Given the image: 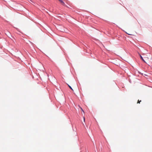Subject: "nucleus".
I'll return each mask as SVG.
<instances>
[{
	"label": "nucleus",
	"instance_id": "1",
	"mask_svg": "<svg viewBox=\"0 0 152 152\" xmlns=\"http://www.w3.org/2000/svg\"><path fill=\"white\" fill-rule=\"evenodd\" d=\"M61 3V4L63 5H65V3L62 0H58Z\"/></svg>",
	"mask_w": 152,
	"mask_h": 152
},
{
	"label": "nucleus",
	"instance_id": "2",
	"mask_svg": "<svg viewBox=\"0 0 152 152\" xmlns=\"http://www.w3.org/2000/svg\"><path fill=\"white\" fill-rule=\"evenodd\" d=\"M140 58H141V59L145 62V60H144V59H143L142 57L141 56V55H140Z\"/></svg>",
	"mask_w": 152,
	"mask_h": 152
},
{
	"label": "nucleus",
	"instance_id": "3",
	"mask_svg": "<svg viewBox=\"0 0 152 152\" xmlns=\"http://www.w3.org/2000/svg\"><path fill=\"white\" fill-rule=\"evenodd\" d=\"M141 102V100H138V101H137V103H140V102Z\"/></svg>",
	"mask_w": 152,
	"mask_h": 152
},
{
	"label": "nucleus",
	"instance_id": "4",
	"mask_svg": "<svg viewBox=\"0 0 152 152\" xmlns=\"http://www.w3.org/2000/svg\"><path fill=\"white\" fill-rule=\"evenodd\" d=\"M68 86H69V88L71 89L72 90H73L72 89V87L70 86H69V85H68Z\"/></svg>",
	"mask_w": 152,
	"mask_h": 152
},
{
	"label": "nucleus",
	"instance_id": "5",
	"mask_svg": "<svg viewBox=\"0 0 152 152\" xmlns=\"http://www.w3.org/2000/svg\"><path fill=\"white\" fill-rule=\"evenodd\" d=\"M83 119H84V122L85 121V118H84V117H83Z\"/></svg>",
	"mask_w": 152,
	"mask_h": 152
},
{
	"label": "nucleus",
	"instance_id": "6",
	"mask_svg": "<svg viewBox=\"0 0 152 152\" xmlns=\"http://www.w3.org/2000/svg\"><path fill=\"white\" fill-rule=\"evenodd\" d=\"M81 109L83 111V113H84V111L83 110V109H82V108H81Z\"/></svg>",
	"mask_w": 152,
	"mask_h": 152
}]
</instances>
